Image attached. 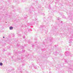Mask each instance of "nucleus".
Instances as JSON below:
<instances>
[{"mask_svg": "<svg viewBox=\"0 0 73 73\" xmlns=\"http://www.w3.org/2000/svg\"><path fill=\"white\" fill-rule=\"evenodd\" d=\"M57 20H59V19H57Z\"/></svg>", "mask_w": 73, "mask_h": 73, "instance_id": "obj_13", "label": "nucleus"}, {"mask_svg": "<svg viewBox=\"0 0 73 73\" xmlns=\"http://www.w3.org/2000/svg\"><path fill=\"white\" fill-rule=\"evenodd\" d=\"M33 11H35V10H33Z\"/></svg>", "mask_w": 73, "mask_h": 73, "instance_id": "obj_10", "label": "nucleus"}, {"mask_svg": "<svg viewBox=\"0 0 73 73\" xmlns=\"http://www.w3.org/2000/svg\"><path fill=\"white\" fill-rule=\"evenodd\" d=\"M13 29V27L12 26L10 27H9V29L10 30H12Z\"/></svg>", "mask_w": 73, "mask_h": 73, "instance_id": "obj_1", "label": "nucleus"}, {"mask_svg": "<svg viewBox=\"0 0 73 73\" xmlns=\"http://www.w3.org/2000/svg\"><path fill=\"white\" fill-rule=\"evenodd\" d=\"M57 52H55V53H57Z\"/></svg>", "mask_w": 73, "mask_h": 73, "instance_id": "obj_19", "label": "nucleus"}, {"mask_svg": "<svg viewBox=\"0 0 73 73\" xmlns=\"http://www.w3.org/2000/svg\"><path fill=\"white\" fill-rule=\"evenodd\" d=\"M32 47H33V46H34V45H32Z\"/></svg>", "mask_w": 73, "mask_h": 73, "instance_id": "obj_9", "label": "nucleus"}, {"mask_svg": "<svg viewBox=\"0 0 73 73\" xmlns=\"http://www.w3.org/2000/svg\"><path fill=\"white\" fill-rule=\"evenodd\" d=\"M25 50H22V52H25Z\"/></svg>", "mask_w": 73, "mask_h": 73, "instance_id": "obj_7", "label": "nucleus"}, {"mask_svg": "<svg viewBox=\"0 0 73 73\" xmlns=\"http://www.w3.org/2000/svg\"><path fill=\"white\" fill-rule=\"evenodd\" d=\"M52 73V72H49V73Z\"/></svg>", "mask_w": 73, "mask_h": 73, "instance_id": "obj_11", "label": "nucleus"}, {"mask_svg": "<svg viewBox=\"0 0 73 73\" xmlns=\"http://www.w3.org/2000/svg\"><path fill=\"white\" fill-rule=\"evenodd\" d=\"M0 66H2L3 65V63L1 62L0 63Z\"/></svg>", "mask_w": 73, "mask_h": 73, "instance_id": "obj_4", "label": "nucleus"}, {"mask_svg": "<svg viewBox=\"0 0 73 73\" xmlns=\"http://www.w3.org/2000/svg\"><path fill=\"white\" fill-rule=\"evenodd\" d=\"M55 47H56V46L55 45Z\"/></svg>", "mask_w": 73, "mask_h": 73, "instance_id": "obj_14", "label": "nucleus"}, {"mask_svg": "<svg viewBox=\"0 0 73 73\" xmlns=\"http://www.w3.org/2000/svg\"><path fill=\"white\" fill-rule=\"evenodd\" d=\"M5 37L4 36H3V38H5Z\"/></svg>", "mask_w": 73, "mask_h": 73, "instance_id": "obj_16", "label": "nucleus"}, {"mask_svg": "<svg viewBox=\"0 0 73 73\" xmlns=\"http://www.w3.org/2000/svg\"><path fill=\"white\" fill-rule=\"evenodd\" d=\"M21 59H19V60H21Z\"/></svg>", "mask_w": 73, "mask_h": 73, "instance_id": "obj_18", "label": "nucleus"}, {"mask_svg": "<svg viewBox=\"0 0 73 73\" xmlns=\"http://www.w3.org/2000/svg\"><path fill=\"white\" fill-rule=\"evenodd\" d=\"M23 38H25V36H23Z\"/></svg>", "mask_w": 73, "mask_h": 73, "instance_id": "obj_8", "label": "nucleus"}, {"mask_svg": "<svg viewBox=\"0 0 73 73\" xmlns=\"http://www.w3.org/2000/svg\"><path fill=\"white\" fill-rule=\"evenodd\" d=\"M50 42H51L52 41H51V40H50Z\"/></svg>", "mask_w": 73, "mask_h": 73, "instance_id": "obj_12", "label": "nucleus"}, {"mask_svg": "<svg viewBox=\"0 0 73 73\" xmlns=\"http://www.w3.org/2000/svg\"><path fill=\"white\" fill-rule=\"evenodd\" d=\"M21 73H22V71H21Z\"/></svg>", "mask_w": 73, "mask_h": 73, "instance_id": "obj_17", "label": "nucleus"}, {"mask_svg": "<svg viewBox=\"0 0 73 73\" xmlns=\"http://www.w3.org/2000/svg\"><path fill=\"white\" fill-rule=\"evenodd\" d=\"M20 48L21 49H24V46H23V45H21Z\"/></svg>", "mask_w": 73, "mask_h": 73, "instance_id": "obj_2", "label": "nucleus"}, {"mask_svg": "<svg viewBox=\"0 0 73 73\" xmlns=\"http://www.w3.org/2000/svg\"><path fill=\"white\" fill-rule=\"evenodd\" d=\"M69 46H70V45H69Z\"/></svg>", "mask_w": 73, "mask_h": 73, "instance_id": "obj_20", "label": "nucleus"}, {"mask_svg": "<svg viewBox=\"0 0 73 73\" xmlns=\"http://www.w3.org/2000/svg\"><path fill=\"white\" fill-rule=\"evenodd\" d=\"M34 68L35 69H37V67L36 66H34Z\"/></svg>", "mask_w": 73, "mask_h": 73, "instance_id": "obj_5", "label": "nucleus"}, {"mask_svg": "<svg viewBox=\"0 0 73 73\" xmlns=\"http://www.w3.org/2000/svg\"><path fill=\"white\" fill-rule=\"evenodd\" d=\"M17 46H18V44H17Z\"/></svg>", "mask_w": 73, "mask_h": 73, "instance_id": "obj_15", "label": "nucleus"}, {"mask_svg": "<svg viewBox=\"0 0 73 73\" xmlns=\"http://www.w3.org/2000/svg\"><path fill=\"white\" fill-rule=\"evenodd\" d=\"M27 29H29V31H32V30L31 29H30V30L29 29V28H27Z\"/></svg>", "mask_w": 73, "mask_h": 73, "instance_id": "obj_6", "label": "nucleus"}, {"mask_svg": "<svg viewBox=\"0 0 73 73\" xmlns=\"http://www.w3.org/2000/svg\"><path fill=\"white\" fill-rule=\"evenodd\" d=\"M64 54H65V55H67V54H69L68 52H65Z\"/></svg>", "mask_w": 73, "mask_h": 73, "instance_id": "obj_3", "label": "nucleus"}]
</instances>
